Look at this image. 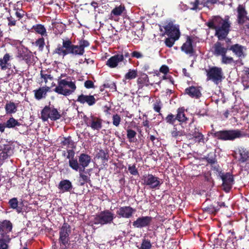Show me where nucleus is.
<instances>
[{"mask_svg": "<svg viewBox=\"0 0 249 249\" xmlns=\"http://www.w3.org/2000/svg\"><path fill=\"white\" fill-rule=\"evenodd\" d=\"M89 42L85 39L78 41V45L72 43L71 38L67 37L62 39V44H58L53 52V54H57L64 57L67 55L73 56H81L85 53V48L89 46Z\"/></svg>", "mask_w": 249, "mask_h": 249, "instance_id": "1", "label": "nucleus"}, {"mask_svg": "<svg viewBox=\"0 0 249 249\" xmlns=\"http://www.w3.org/2000/svg\"><path fill=\"white\" fill-rule=\"evenodd\" d=\"M206 24L210 29L215 30V36L219 40H222L225 39L229 34L231 23L229 16H225L224 18L216 16L213 17Z\"/></svg>", "mask_w": 249, "mask_h": 249, "instance_id": "2", "label": "nucleus"}, {"mask_svg": "<svg viewBox=\"0 0 249 249\" xmlns=\"http://www.w3.org/2000/svg\"><path fill=\"white\" fill-rule=\"evenodd\" d=\"M57 81L58 85L53 90L58 94L67 96L71 94L76 89V81L73 77L61 74Z\"/></svg>", "mask_w": 249, "mask_h": 249, "instance_id": "3", "label": "nucleus"}, {"mask_svg": "<svg viewBox=\"0 0 249 249\" xmlns=\"http://www.w3.org/2000/svg\"><path fill=\"white\" fill-rule=\"evenodd\" d=\"M142 184L151 189H159L162 183L161 179L151 174L144 175L142 178Z\"/></svg>", "mask_w": 249, "mask_h": 249, "instance_id": "4", "label": "nucleus"}, {"mask_svg": "<svg viewBox=\"0 0 249 249\" xmlns=\"http://www.w3.org/2000/svg\"><path fill=\"white\" fill-rule=\"evenodd\" d=\"M214 136L222 140L233 141L236 138L242 137L244 134L238 130H224L215 132Z\"/></svg>", "mask_w": 249, "mask_h": 249, "instance_id": "5", "label": "nucleus"}, {"mask_svg": "<svg viewBox=\"0 0 249 249\" xmlns=\"http://www.w3.org/2000/svg\"><path fill=\"white\" fill-rule=\"evenodd\" d=\"M71 233V228L67 223H64L59 231V242L60 246L64 249L70 245L69 236Z\"/></svg>", "mask_w": 249, "mask_h": 249, "instance_id": "6", "label": "nucleus"}, {"mask_svg": "<svg viewBox=\"0 0 249 249\" xmlns=\"http://www.w3.org/2000/svg\"><path fill=\"white\" fill-rule=\"evenodd\" d=\"M236 22L239 25L249 27V15L245 5L239 4L236 8Z\"/></svg>", "mask_w": 249, "mask_h": 249, "instance_id": "7", "label": "nucleus"}, {"mask_svg": "<svg viewBox=\"0 0 249 249\" xmlns=\"http://www.w3.org/2000/svg\"><path fill=\"white\" fill-rule=\"evenodd\" d=\"M60 117V114L53 106H46L41 111V118L43 121H48L49 118L56 121Z\"/></svg>", "mask_w": 249, "mask_h": 249, "instance_id": "8", "label": "nucleus"}, {"mask_svg": "<svg viewBox=\"0 0 249 249\" xmlns=\"http://www.w3.org/2000/svg\"><path fill=\"white\" fill-rule=\"evenodd\" d=\"M208 80H211L215 84H218L223 79V71L221 68L212 67L206 70Z\"/></svg>", "mask_w": 249, "mask_h": 249, "instance_id": "9", "label": "nucleus"}, {"mask_svg": "<svg viewBox=\"0 0 249 249\" xmlns=\"http://www.w3.org/2000/svg\"><path fill=\"white\" fill-rule=\"evenodd\" d=\"M114 214L107 210L101 212L97 215L94 218V224H100L101 225L110 223L114 219Z\"/></svg>", "mask_w": 249, "mask_h": 249, "instance_id": "10", "label": "nucleus"}, {"mask_svg": "<svg viewBox=\"0 0 249 249\" xmlns=\"http://www.w3.org/2000/svg\"><path fill=\"white\" fill-rule=\"evenodd\" d=\"M13 228L12 223L7 220L0 222V234L2 240L5 242H9L11 239L9 234L11 232Z\"/></svg>", "mask_w": 249, "mask_h": 249, "instance_id": "11", "label": "nucleus"}, {"mask_svg": "<svg viewBox=\"0 0 249 249\" xmlns=\"http://www.w3.org/2000/svg\"><path fill=\"white\" fill-rule=\"evenodd\" d=\"M91 158L89 155L85 153H82L80 155L78 158V168L72 169L75 171H85V169L90 163Z\"/></svg>", "mask_w": 249, "mask_h": 249, "instance_id": "12", "label": "nucleus"}, {"mask_svg": "<svg viewBox=\"0 0 249 249\" xmlns=\"http://www.w3.org/2000/svg\"><path fill=\"white\" fill-rule=\"evenodd\" d=\"M219 175L223 181L222 185L224 190L226 192H229L234 183L232 175L230 173H220Z\"/></svg>", "mask_w": 249, "mask_h": 249, "instance_id": "13", "label": "nucleus"}, {"mask_svg": "<svg viewBox=\"0 0 249 249\" xmlns=\"http://www.w3.org/2000/svg\"><path fill=\"white\" fill-rule=\"evenodd\" d=\"M176 117L177 121L180 123L191 124L194 123V117L192 115L186 116L184 107H179L177 109Z\"/></svg>", "mask_w": 249, "mask_h": 249, "instance_id": "14", "label": "nucleus"}, {"mask_svg": "<svg viewBox=\"0 0 249 249\" xmlns=\"http://www.w3.org/2000/svg\"><path fill=\"white\" fill-rule=\"evenodd\" d=\"M17 57L24 61L27 65H30L32 63L34 56L30 50L27 48H23L18 50Z\"/></svg>", "mask_w": 249, "mask_h": 249, "instance_id": "15", "label": "nucleus"}, {"mask_svg": "<svg viewBox=\"0 0 249 249\" xmlns=\"http://www.w3.org/2000/svg\"><path fill=\"white\" fill-rule=\"evenodd\" d=\"M152 221V217L149 216H142L138 217L132 223L134 228L141 229L148 227Z\"/></svg>", "mask_w": 249, "mask_h": 249, "instance_id": "16", "label": "nucleus"}, {"mask_svg": "<svg viewBox=\"0 0 249 249\" xmlns=\"http://www.w3.org/2000/svg\"><path fill=\"white\" fill-rule=\"evenodd\" d=\"M162 28L165 30L163 35H166L168 36L176 37V39L179 38L180 36L179 29L173 23L169 22L167 25L163 26Z\"/></svg>", "mask_w": 249, "mask_h": 249, "instance_id": "17", "label": "nucleus"}, {"mask_svg": "<svg viewBox=\"0 0 249 249\" xmlns=\"http://www.w3.org/2000/svg\"><path fill=\"white\" fill-rule=\"evenodd\" d=\"M136 212V210L130 206H123L119 208L116 213L118 217L129 218Z\"/></svg>", "mask_w": 249, "mask_h": 249, "instance_id": "18", "label": "nucleus"}, {"mask_svg": "<svg viewBox=\"0 0 249 249\" xmlns=\"http://www.w3.org/2000/svg\"><path fill=\"white\" fill-rule=\"evenodd\" d=\"M193 39L192 37L187 36L186 42L181 47V50L191 56H193L196 53V51L193 46Z\"/></svg>", "mask_w": 249, "mask_h": 249, "instance_id": "19", "label": "nucleus"}, {"mask_svg": "<svg viewBox=\"0 0 249 249\" xmlns=\"http://www.w3.org/2000/svg\"><path fill=\"white\" fill-rule=\"evenodd\" d=\"M213 53L216 56H223L226 54L229 50V46L224 47L221 42L217 41L213 46Z\"/></svg>", "mask_w": 249, "mask_h": 249, "instance_id": "20", "label": "nucleus"}, {"mask_svg": "<svg viewBox=\"0 0 249 249\" xmlns=\"http://www.w3.org/2000/svg\"><path fill=\"white\" fill-rule=\"evenodd\" d=\"M76 101L82 104L87 103L89 106H92L95 104L96 99L93 95L81 94L78 96Z\"/></svg>", "mask_w": 249, "mask_h": 249, "instance_id": "21", "label": "nucleus"}, {"mask_svg": "<svg viewBox=\"0 0 249 249\" xmlns=\"http://www.w3.org/2000/svg\"><path fill=\"white\" fill-rule=\"evenodd\" d=\"M185 93L192 98L199 99L202 96L199 87L191 86L186 88L185 90Z\"/></svg>", "mask_w": 249, "mask_h": 249, "instance_id": "22", "label": "nucleus"}, {"mask_svg": "<svg viewBox=\"0 0 249 249\" xmlns=\"http://www.w3.org/2000/svg\"><path fill=\"white\" fill-rule=\"evenodd\" d=\"M12 154L13 150L10 145H4L3 148L0 149V165Z\"/></svg>", "mask_w": 249, "mask_h": 249, "instance_id": "23", "label": "nucleus"}, {"mask_svg": "<svg viewBox=\"0 0 249 249\" xmlns=\"http://www.w3.org/2000/svg\"><path fill=\"white\" fill-rule=\"evenodd\" d=\"M137 83L139 89H142L144 87H148L149 85H153L150 84L148 76L144 73H142L140 75L137 79Z\"/></svg>", "mask_w": 249, "mask_h": 249, "instance_id": "24", "label": "nucleus"}, {"mask_svg": "<svg viewBox=\"0 0 249 249\" xmlns=\"http://www.w3.org/2000/svg\"><path fill=\"white\" fill-rule=\"evenodd\" d=\"M12 59V56L9 53H5L2 58H0V68L1 70H6L11 67V64L9 61Z\"/></svg>", "mask_w": 249, "mask_h": 249, "instance_id": "25", "label": "nucleus"}, {"mask_svg": "<svg viewBox=\"0 0 249 249\" xmlns=\"http://www.w3.org/2000/svg\"><path fill=\"white\" fill-rule=\"evenodd\" d=\"M68 155L67 158L69 159V164L71 169L78 168V161L77 160L74 158L75 153L73 150H68Z\"/></svg>", "mask_w": 249, "mask_h": 249, "instance_id": "26", "label": "nucleus"}, {"mask_svg": "<svg viewBox=\"0 0 249 249\" xmlns=\"http://www.w3.org/2000/svg\"><path fill=\"white\" fill-rule=\"evenodd\" d=\"M244 48L243 46L239 44H235L229 47V50L231 51L237 57H242L245 56L243 52Z\"/></svg>", "mask_w": 249, "mask_h": 249, "instance_id": "27", "label": "nucleus"}, {"mask_svg": "<svg viewBox=\"0 0 249 249\" xmlns=\"http://www.w3.org/2000/svg\"><path fill=\"white\" fill-rule=\"evenodd\" d=\"M58 188L63 193L69 192L72 188V183L69 180H62L58 184Z\"/></svg>", "mask_w": 249, "mask_h": 249, "instance_id": "28", "label": "nucleus"}, {"mask_svg": "<svg viewBox=\"0 0 249 249\" xmlns=\"http://www.w3.org/2000/svg\"><path fill=\"white\" fill-rule=\"evenodd\" d=\"M49 88L48 87H43L38 89L34 90L35 97L37 100H40L43 98H45L47 92L48 91Z\"/></svg>", "mask_w": 249, "mask_h": 249, "instance_id": "29", "label": "nucleus"}, {"mask_svg": "<svg viewBox=\"0 0 249 249\" xmlns=\"http://www.w3.org/2000/svg\"><path fill=\"white\" fill-rule=\"evenodd\" d=\"M238 153L240 155L238 160L240 162L244 163L249 160V151L247 149L241 148L239 149Z\"/></svg>", "mask_w": 249, "mask_h": 249, "instance_id": "30", "label": "nucleus"}, {"mask_svg": "<svg viewBox=\"0 0 249 249\" xmlns=\"http://www.w3.org/2000/svg\"><path fill=\"white\" fill-rule=\"evenodd\" d=\"M18 104H15L13 102H7L5 106V109L6 114H13L17 111Z\"/></svg>", "mask_w": 249, "mask_h": 249, "instance_id": "31", "label": "nucleus"}, {"mask_svg": "<svg viewBox=\"0 0 249 249\" xmlns=\"http://www.w3.org/2000/svg\"><path fill=\"white\" fill-rule=\"evenodd\" d=\"M35 32L38 34L42 36H46V29L44 26L41 24H37L34 25L32 28Z\"/></svg>", "mask_w": 249, "mask_h": 249, "instance_id": "32", "label": "nucleus"}, {"mask_svg": "<svg viewBox=\"0 0 249 249\" xmlns=\"http://www.w3.org/2000/svg\"><path fill=\"white\" fill-rule=\"evenodd\" d=\"M8 203L9 204L10 208L16 210V211L18 213H20L21 212V208L19 207H18V202L17 198L14 197L12 199H10L9 200Z\"/></svg>", "mask_w": 249, "mask_h": 249, "instance_id": "33", "label": "nucleus"}, {"mask_svg": "<svg viewBox=\"0 0 249 249\" xmlns=\"http://www.w3.org/2000/svg\"><path fill=\"white\" fill-rule=\"evenodd\" d=\"M79 172L78 182L80 186H83L86 183L90 181V177L85 174L84 171H78Z\"/></svg>", "mask_w": 249, "mask_h": 249, "instance_id": "34", "label": "nucleus"}, {"mask_svg": "<svg viewBox=\"0 0 249 249\" xmlns=\"http://www.w3.org/2000/svg\"><path fill=\"white\" fill-rule=\"evenodd\" d=\"M188 135L193 136L196 139V141L197 142H202L204 143L205 142V139L204 138V136L199 132H189L188 133Z\"/></svg>", "mask_w": 249, "mask_h": 249, "instance_id": "35", "label": "nucleus"}, {"mask_svg": "<svg viewBox=\"0 0 249 249\" xmlns=\"http://www.w3.org/2000/svg\"><path fill=\"white\" fill-rule=\"evenodd\" d=\"M125 7L124 5H120L119 6L115 7L111 12L110 15L115 16H119L125 11Z\"/></svg>", "mask_w": 249, "mask_h": 249, "instance_id": "36", "label": "nucleus"}, {"mask_svg": "<svg viewBox=\"0 0 249 249\" xmlns=\"http://www.w3.org/2000/svg\"><path fill=\"white\" fill-rule=\"evenodd\" d=\"M138 72L136 70L129 69L128 71L125 74L124 78L125 80L134 79L137 76Z\"/></svg>", "mask_w": 249, "mask_h": 249, "instance_id": "37", "label": "nucleus"}, {"mask_svg": "<svg viewBox=\"0 0 249 249\" xmlns=\"http://www.w3.org/2000/svg\"><path fill=\"white\" fill-rule=\"evenodd\" d=\"M139 249H151L152 244L150 241L147 239H143L140 247L137 246Z\"/></svg>", "mask_w": 249, "mask_h": 249, "instance_id": "38", "label": "nucleus"}, {"mask_svg": "<svg viewBox=\"0 0 249 249\" xmlns=\"http://www.w3.org/2000/svg\"><path fill=\"white\" fill-rule=\"evenodd\" d=\"M162 106L163 104L160 100H157L153 105V108L154 111L159 113L160 115H161L160 112Z\"/></svg>", "mask_w": 249, "mask_h": 249, "instance_id": "39", "label": "nucleus"}, {"mask_svg": "<svg viewBox=\"0 0 249 249\" xmlns=\"http://www.w3.org/2000/svg\"><path fill=\"white\" fill-rule=\"evenodd\" d=\"M217 3H220L219 0H203L201 2V4L203 7H206L208 8H210L211 6Z\"/></svg>", "mask_w": 249, "mask_h": 249, "instance_id": "40", "label": "nucleus"}, {"mask_svg": "<svg viewBox=\"0 0 249 249\" xmlns=\"http://www.w3.org/2000/svg\"><path fill=\"white\" fill-rule=\"evenodd\" d=\"M35 44L38 47L39 51H43L45 43L44 38L43 37L38 38L35 42Z\"/></svg>", "mask_w": 249, "mask_h": 249, "instance_id": "41", "label": "nucleus"}, {"mask_svg": "<svg viewBox=\"0 0 249 249\" xmlns=\"http://www.w3.org/2000/svg\"><path fill=\"white\" fill-rule=\"evenodd\" d=\"M114 56L115 57L117 66L118 65L119 63L121 62H123L124 65L126 64L127 60L125 58H124L122 54H120L119 53L114 55Z\"/></svg>", "mask_w": 249, "mask_h": 249, "instance_id": "42", "label": "nucleus"}, {"mask_svg": "<svg viewBox=\"0 0 249 249\" xmlns=\"http://www.w3.org/2000/svg\"><path fill=\"white\" fill-rule=\"evenodd\" d=\"M178 39H176V37L169 36L165 39V44L167 47L171 48L173 46L175 41Z\"/></svg>", "mask_w": 249, "mask_h": 249, "instance_id": "43", "label": "nucleus"}, {"mask_svg": "<svg viewBox=\"0 0 249 249\" xmlns=\"http://www.w3.org/2000/svg\"><path fill=\"white\" fill-rule=\"evenodd\" d=\"M234 62V60L232 57L228 56L224 54L221 56V63L224 64H231Z\"/></svg>", "mask_w": 249, "mask_h": 249, "instance_id": "44", "label": "nucleus"}, {"mask_svg": "<svg viewBox=\"0 0 249 249\" xmlns=\"http://www.w3.org/2000/svg\"><path fill=\"white\" fill-rule=\"evenodd\" d=\"M106 65L110 68H114L117 67L115 57L113 56L110 57L106 62Z\"/></svg>", "mask_w": 249, "mask_h": 249, "instance_id": "45", "label": "nucleus"}, {"mask_svg": "<svg viewBox=\"0 0 249 249\" xmlns=\"http://www.w3.org/2000/svg\"><path fill=\"white\" fill-rule=\"evenodd\" d=\"M89 122H86L87 124H89L91 122V124L92 125L93 124H101L102 121L101 119H99L97 118L94 117L92 116H91L90 118L89 119Z\"/></svg>", "mask_w": 249, "mask_h": 249, "instance_id": "46", "label": "nucleus"}, {"mask_svg": "<svg viewBox=\"0 0 249 249\" xmlns=\"http://www.w3.org/2000/svg\"><path fill=\"white\" fill-rule=\"evenodd\" d=\"M128 170L131 175L133 176H136L139 175L138 169L136 167V165L134 164H128Z\"/></svg>", "mask_w": 249, "mask_h": 249, "instance_id": "47", "label": "nucleus"}, {"mask_svg": "<svg viewBox=\"0 0 249 249\" xmlns=\"http://www.w3.org/2000/svg\"><path fill=\"white\" fill-rule=\"evenodd\" d=\"M166 122L169 124H174L177 121L176 115L172 113L169 114L165 118Z\"/></svg>", "mask_w": 249, "mask_h": 249, "instance_id": "48", "label": "nucleus"}, {"mask_svg": "<svg viewBox=\"0 0 249 249\" xmlns=\"http://www.w3.org/2000/svg\"><path fill=\"white\" fill-rule=\"evenodd\" d=\"M219 211V208L215 207L213 205H210L204 208V211L211 214H215Z\"/></svg>", "mask_w": 249, "mask_h": 249, "instance_id": "49", "label": "nucleus"}, {"mask_svg": "<svg viewBox=\"0 0 249 249\" xmlns=\"http://www.w3.org/2000/svg\"><path fill=\"white\" fill-rule=\"evenodd\" d=\"M190 4L192 6L191 7V10H196L197 9H200V8H198L199 5L201 4V3H200L199 0H195L194 1L191 2Z\"/></svg>", "mask_w": 249, "mask_h": 249, "instance_id": "50", "label": "nucleus"}, {"mask_svg": "<svg viewBox=\"0 0 249 249\" xmlns=\"http://www.w3.org/2000/svg\"><path fill=\"white\" fill-rule=\"evenodd\" d=\"M7 19L8 21V26H14L16 25L17 20L12 16H10L7 18Z\"/></svg>", "mask_w": 249, "mask_h": 249, "instance_id": "51", "label": "nucleus"}, {"mask_svg": "<svg viewBox=\"0 0 249 249\" xmlns=\"http://www.w3.org/2000/svg\"><path fill=\"white\" fill-rule=\"evenodd\" d=\"M98 157L103 160H107L108 156L105 151L101 150L98 153Z\"/></svg>", "mask_w": 249, "mask_h": 249, "instance_id": "52", "label": "nucleus"}, {"mask_svg": "<svg viewBox=\"0 0 249 249\" xmlns=\"http://www.w3.org/2000/svg\"><path fill=\"white\" fill-rule=\"evenodd\" d=\"M183 135H188V133L184 131H178L177 128H174V130L172 132V135L173 137H177Z\"/></svg>", "mask_w": 249, "mask_h": 249, "instance_id": "53", "label": "nucleus"}, {"mask_svg": "<svg viewBox=\"0 0 249 249\" xmlns=\"http://www.w3.org/2000/svg\"><path fill=\"white\" fill-rule=\"evenodd\" d=\"M136 133L135 131L128 129L127 130V138L129 139L130 142H132V139L134 138V137L136 136Z\"/></svg>", "mask_w": 249, "mask_h": 249, "instance_id": "54", "label": "nucleus"}, {"mask_svg": "<svg viewBox=\"0 0 249 249\" xmlns=\"http://www.w3.org/2000/svg\"><path fill=\"white\" fill-rule=\"evenodd\" d=\"M40 76L44 79V81L46 83L47 82V80L48 79L50 80L53 79V77L50 74L43 73V71L42 70L40 71Z\"/></svg>", "mask_w": 249, "mask_h": 249, "instance_id": "55", "label": "nucleus"}, {"mask_svg": "<svg viewBox=\"0 0 249 249\" xmlns=\"http://www.w3.org/2000/svg\"><path fill=\"white\" fill-rule=\"evenodd\" d=\"M112 119L113 124H119L121 121V118L120 115H119L117 114L114 115L113 116Z\"/></svg>", "mask_w": 249, "mask_h": 249, "instance_id": "56", "label": "nucleus"}, {"mask_svg": "<svg viewBox=\"0 0 249 249\" xmlns=\"http://www.w3.org/2000/svg\"><path fill=\"white\" fill-rule=\"evenodd\" d=\"M84 86L87 89L94 88L93 82L91 80H87L84 83Z\"/></svg>", "mask_w": 249, "mask_h": 249, "instance_id": "57", "label": "nucleus"}, {"mask_svg": "<svg viewBox=\"0 0 249 249\" xmlns=\"http://www.w3.org/2000/svg\"><path fill=\"white\" fill-rule=\"evenodd\" d=\"M169 71L168 67L165 65H162L160 69V71L164 74H167Z\"/></svg>", "mask_w": 249, "mask_h": 249, "instance_id": "58", "label": "nucleus"}, {"mask_svg": "<svg viewBox=\"0 0 249 249\" xmlns=\"http://www.w3.org/2000/svg\"><path fill=\"white\" fill-rule=\"evenodd\" d=\"M20 124L13 117H11L5 124Z\"/></svg>", "mask_w": 249, "mask_h": 249, "instance_id": "59", "label": "nucleus"}, {"mask_svg": "<svg viewBox=\"0 0 249 249\" xmlns=\"http://www.w3.org/2000/svg\"><path fill=\"white\" fill-rule=\"evenodd\" d=\"M25 11L23 10H19L18 12H15V15L18 18V20L21 19L25 15Z\"/></svg>", "mask_w": 249, "mask_h": 249, "instance_id": "60", "label": "nucleus"}, {"mask_svg": "<svg viewBox=\"0 0 249 249\" xmlns=\"http://www.w3.org/2000/svg\"><path fill=\"white\" fill-rule=\"evenodd\" d=\"M131 55L132 57L136 58H141L143 57V55L140 52L137 51H133L131 53Z\"/></svg>", "mask_w": 249, "mask_h": 249, "instance_id": "61", "label": "nucleus"}, {"mask_svg": "<svg viewBox=\"0 0 249 249\" xmlns=\"http://www.w3.org/2000/svg\"><path fill=\"white\" fill-rule=\"evenodd\" d=\"M119 53L120 54H122L123 56V58H125V59L126 58L129 57L131 55L129 52L125 50H122L121 52H119Z\"/></svg>", "mask_w": 249, "mask_h": 249, "instance_id": "62", "label": "nucleus"}, {"mask_svg": "<svg viewBox=\"0 0 249 249\" xmlns=\"http://www.w3.org/2000/svg\"><path fill=\"white\" fill-rule=\"evenodd\" d=\"M8 245L2 239H0V249H7Z\"/></svg>", "mask_w": 249, "mask_h": 249, "instance_id": "63", "label": "nucleus"}, {"mask_svg": "<svg viewBox=\"0 0 249 249\" xmlns=\"http://www.w3.org/2000/svg\"><path fill=\"white\" fill-rule=\"evenodd\" d=\"M206 160L207 162L210 164H213L216 162V159L215 158L211 157H207Z\"/></svg>", "mask_w": 249, "mask_h": 249, "instance_id": "64", "label": "nucleus"}]
</instances>
